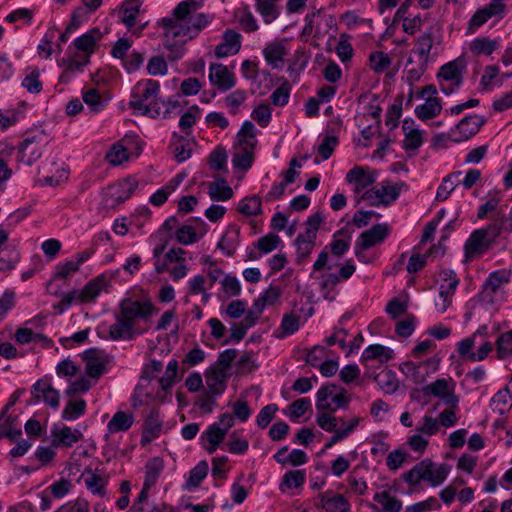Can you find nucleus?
<instances>
[{"instance_id":"29","label":"nucleus","mask_w":512,"mask_h":512,"mask_svg":"<svg viewBox=\"0 0 512 512\" xmlns=\"http://www.w3.org/2000/svg\"><path fill=\"white\" fill-rule=\"evenodd\" d=\"M441 110L442 105L440 99L428 97L425 103L416 106L414 112L418 119L426 121L438 116Z\"/></svg>"},{"instance_id":"59","label":"nucleus","mask_w":512,"mask_h":512,"mask_svg":"<svg viewBox=\"0 0 512 512\" xmlns=\"http://www.w3.org/2000/svg\"><path fill=\"white\" fill-rule=\"evenodd\" d=\"M139 185L136 177L129 176L127 178L122 179L118 183V199L120 201H125L131 197V195L137 190Z\"/></svg>"},{"instance_id":"48","label":"nucleus","mask_w":512,"mask_h":512,"mask_svg":"<svg viewBox=\"0 0 512 512\" xmlns=\"http://www.w3.org/2000/svg\"><path fill=\"white\" fill-rule=\"evenodd\" d=\"M433 47V35L430 31L423 33L417 38L415 52L422 62L428 63L431 49Z\"/></svg>"},{"instance_id":"19","label":"nucleus","mask_w":512,"mask_h":512,"mask_svg":"<svg viewBox=\"0 0 512 512\" xmlns=\"http://www.w3.org/2000/svg\"><path fill=\"white\" fill-rule=\"evenodd\" d=\"M346 181L354 184V192L360 195L375 182V177L366 173L361 167L355 166L346 175Z\"/></svg>"},{"instance_id":"28","label":"nucleus","mask_w":512,"mask_h":512,"mask_svg":"<svg viewBox=\"0 0 512 512\" xmlns=\"http://www.w3.org/2000/svg\"><path fill=\"white\" fill-rule=\"evenodd\" d=\"M508 226L505 211H497V214L493 216L492 222L486 227L481 228V230L486 232L485 235L493 245L503 231L509 232Z\"/></svg>"},{"instance_id":"35","label":"nucleus","mask_w":512,"mask_h":512,"mask_svg":"<svg viewBox=\"0 0 512 512\" xmlns=\"http://www.w3.org/2000/svg\"><path fill=\"white\" fill-rule=\"evenodd\" d=\"M316 239L309 238L303 234H299L294 244L296 246V262L297 264L304 263L313 251Z\"/></svg>"},{"instance_id":"11","label":"nucleus","mask_w":512,"mask_h":512,"mask_svg":"<svg viewBox=\"0 0 512 512\" xmlns=\"http://www.w3.org/2000/svg\"><path fill=\"white\" fill-rule=\"evenodd\" d=\"M241 35L235 30L227 29L222 35V41L215 47L217 58L235 55L241 49Z\"/></svg>"},{"instance_id":"52","label":"nucleus","mask_w":512,"mask_h":512,"mask_svg":"<svg viewBox=\"0 0 512 512\" xmlns=\"http://www.w3.org/2000/svg\"><path fill=\"white\" fill-rule=\"evenodd\" d=\"M496 351L498 359H505L512 356V330L499 335L496 340Z\"/></svg>"},{"instance_id":"53","label":"nucleus","mask_w":512,"mask_h":512,"mask_svg":"<svg viewBox=\"0 0 512 512\" xmlns=\"http://www.w3.org/2000/svg\"><path fill=\"white\" fill-rule=\"evenodd\" d=\"M282 79L281 85L270 96V100L275 106H285L289 102L291 85L286 79Z\"/></svg>"},{"instance_id":"7","label":"nucleus","mask_w":512,"mask_h":512,"mask_svg":"<svg viewBox=\"0 0 512 512\" xmlns=\"http://www.w3.org/2000/svg\"><path fill=\"white\" fill-rule=\"evenodd\" d=\"M485 123L486 119L481 115L472 114L465 116L453 128V132L456 135L453 138V142L460 143L469 140L480 131Z\"/></svg>"},{"instance_id":"23","label":"nucleus","mask_w":512,"mask_h":512,"mask_svg":"<svg viewBox=\"0 0 512 512\" xmlns=\"http://www.w3.org/2000/svg\"><path fill=\"white\" fill-rule=\"evenodd\" d=\"M508 280L505 270L491 272L482 285V299L492 300L493 294L501 287L502 284L508 282Z\"/></svg>"},{"instance_id":"50","label":"nucleus","mask_w":512,"mask_h":512,"mask_svg":"<svg viewBox=\"0 0 512 512\" xmlns=\"http://www.w3.org/2000/svg\"><path fill=\"white\" fill-rule=\"evenodd\" d=\"M282 244L281 238L275 233H269L263 237H260L254 247L258 249L261 254H268L276 250Z\"/></svg>"},{"instance_id":"47","label":"nucleus","mask_w":512,"mask_h":512,"mask_svg":"<svg viewBox=\"0 0 512 512\" xmlns=\"http://www.w3.org/2000/svg\"><path fill=\"white\" fill-rule=\"evenodd\" d=\"M80 269L75 264L74 259L70 258L65 261L59 262L55 265V271L52 275V278L50 282L48 283V286L51 285L52 281L60 280V279H66L70 275L78 272Z\"/></svg>"},{"instance_id":"2","label":"nucleus","mask_w":512,"mask_h":512,"mask_svg":"<svg viewBox=\"0 0 512 512\" xmlns=\"http://www.w3.org/2000/svg\"><path fill=\"white\" fill-rule=\"evenodd\" d=\"M159 92L158 81L152 79L139 81L132 90L129 107L136 114L158 118L161 114V106L158 101Z\"/></svg>"},{"instance_id":"61","label":"nucleus","mask_w":512,"mask_h":512,"mask_svg":"<svg viewBox=\"0 0 512 512\" xmlns=\"http://www.w3.org/2000/svg\"><path fill=\"white\" fill-rule=\"evenodd\" d=\"M439 276L442 281L440 287H443L444 291L454 294L460 282L456 272L452 269H443Z\"/></svg>"},{"instance_id":"21","label":"nucleus","mask_w":512,"mask_h":512,"mask_svg":"<svg viewBox=\"0 0 512 512\" xmlns=\"http://www.w3.org/2000/svg\"><path fill=\"white\" fill-rule=\"evenodd\" d=\"M394 356V352L391 348L383 346L381 344H372L365 348L363 351L360 361L362 365H367L370 360H378L381 364L388 362Z\"/></svg>"},{"instance_id":"55","label":"nucleus","mask_w":512,"mask_h":512,"mask_svg":"<svg viewBox=\"0 0 512 512\" xmlns=\"http://www.w3.org/2000/svg\"><path fill=\"white\" fill-rule=\"evenodd\" d=\"M501 198V194L499 192H495L493 196H491L485 203L479 206L477 218L485 219L491 212H495V214H497V211H504L502 208L498 209Z\"/></svg>"},{"instance_id":"60","label":"nucleus","mask_w":512,"mask_h":512,"mask_svg":"<svg viewBox=\"0 0 512 512\" xmlns=\"http://www.w3.org/2000/svg\"><path fill=\"white\" fill-rule=\"evenodd\" d=\"M370 66L377 73L384 72L391 65V58L382 51H374L369 56Z\"/></svg>"},{"instance_id":"54","label":"nucleus","mask_w":512,"mask_h":512,"mask_svg":"<svg viewBox=\"0 0 512 512\" xmlns=\"http://www.w3.org/2000/svg\"><path fill=\"white\" fill-rule=\"evenodd\" d=\"M210 169L222 171L227 169V153L225 148L217 146L208 157Z\"/></svg>"},{"instance_id":"42","label":"nucleus","mask_w":512,"mask_h":512,"mask_svg":"<svg viewBox=\"0 0 512 512\" xmlns=\"http://www.w3.org/2000/svg\"><path fill=\"white\" fill-rule=\"evenodd\" d=\"M209 196L214 201H228L233 197V190L224 179H220L210 184Z\"/></svg>"},{"instance_id":"41","label":"nucleus","mask_w":512,"mask_h":512,"mask_svg":"<svg viewBox=\"0 0 512 512\" xmlns=\"http://www.w3.org/2000/svg\"><path fill=\"white\" fill-rule=\"evenodd\" d=\"M84 483L87 489L93 494L104 497L106 495V489L103 484V479L99 474H96L91 469H86L83 473Z\"/></svg>"},{"instance_id":"40","label":"nucleus","mask_w":512,"mask_h":512,"mask_svg":"<svg viewBox=\"0 0 512 512\" xmlns=\"http://www.w3.org/2000/svg\"><path fill=\"white\" fill-rule=\"evenodd\" d=\"M373 499L381 504L385 512H400L402 509V501L387 491L376 492Z\"/></svg>"},{"instance_id":"51","label":"nucleus","mask_w":512,"mask_h":512,"mask_svg":"<svg viewBox=\"0 0 512 512\" xmlns=\"http://www.w3.org/2000/svg\"><path fill=\"white\" fill-rule=\"evenodd\" d=\"M201 117V109L197 105H192L179 119V127L186 133L190 134V129Z\"/></svg>"},{"instance_id":"32","label":"nucleus","mask_w":512,"mask_h":512,"mask_svg":"<svg viewBox=\"0 0 512 512\" xmlns=\"http://www.w3.org/2000/svg\"><path fill=\"white\" fill-rule=\"evenodd\" d=\"M210 22V17L204 13H198L189 17L188 22L182 26V30L188 37L186 39H194L199 32L205 28Z\"/></svg>"},{"instance_id":"33","label":"nucleus","mask_w":512,"mask_h":512,"mask_svg":"<svg viewBox=\"0 0 512 512\" xmlns=\"http://www.w3.org/2000/svg\"><path fill=\"white\" fill-rule=\"evenodd\" d=\"M305 481V470H290L283 475L279 484V490L285 493L290 489L302 487Z\"/></svg>"},{"instance_id":"26","label":"nucleus","mask_w":512,"mask_h":512,"mask_svg":"<svg viewBox=\"0 0 512 512\" xmlns=\"http://www.w3.org/2000/svg\"><path fill=\"white\" fill-rule=\"evenodd\" d=\"M134 423V416L132 413L117 411L107 423V432L109 434H115L119 432L128 431Z\"/></svg>"},{"instance_id":"63","label":"nucleus","mask_w":512,"mask_h":512,"mask_svg":"<svg viewBox=\"0 0 512 512\" xmlns=\"http://www.w3.org/2000/svg\"><path fill=\"white\" fill-rule=\"evenodd\" d=\"M254 162V152L241 150L239 153H235L232 158V164L235 169L242 171H248Z\"/></svg>"},{"instance_id":"64","label":"nucleus","mask_w":512,"mask_h":512,"mask_svg":"<svg viewBox=\"0 0 512 512\" xmlns=\"http://www.w3.org/2000/svg\"><path fill=\"white\" fill-rule=\"evenodd\" d=\"M177 242L183 245H190L198 241L196 230L191 225H183L175 231Z\"/></svg>"},{"instance_id":"57","label":"nucleus","mask_w":512,"mask_h":512,"mask_svg":"<svg viewBox=\"0 0 512 512\" xmlns=\"http://www.w3.org/2000/svg\"><path fill=\"white\" fill-rule=\"evenodd\" d=\"M339 283V278L334 273L322 275L320 291L326 300L333 301L335 299V295L332 292L335 286Z\"/></svg>"},{"instance_id":"13","label":"nucleus","mask_w":512,"mask_h":512,"mask_svg":"<svg viewBox=\"0 0 512 512\" xmlns=\"http://www.w3.org/2000/svg\"><path fill=\"white\" fill-rule=\"evenodd\" d=\"M109 283V279L104 274H100L88 281L81 290H78L80 304L95 302L102 291L106 290Z\"/></svg>"},{"instance_id":"24","label":"nucleus","mask_w":512,"mask_h":512,"mask_svg":"<svg viewBox=\"0 0 512 512\" xmlns=\"http://www.w3.org/2000/svg\"><path fill=\"white\" fill-rule=\"evenodd\" d=\"M351 233L347 227H343L333 234L332 241L328 245L333 256H343L350 248Z\"/></svg>"},{"instance_id":"27","label":"nucleus","mask_w":512,"mask_h":512,"mask_svg":"<svg viewBox=\"0 0 512 512\" xmlns=\"http://www.w3.org/2000/svg\"><path fill=\"white\" fill-rule=\"evenodd\" d=\"M339 129L338 124H329L326 129V135L318 147V153L322 160H327L333 154L336 146L339 143L336 131Z\"/></svg>"},{"instance_id":"1","label":"nucleus","mask_w":512,"mask_h":512,"mask_svg":"<svg viewBox=\"0 0 512 512\" xmlns=\"http://www.w3.org/2000/svg\"><path fill=\"white\" fill-rule=\"evenodd\" d=\"M157 312L150 300L138 301L131 298L123 299L119 304V313L115 323L109 328V336L112 340H132L136 333L134 322L136 319H149Z\"/></svg>"},{"instance_id":"9","label":"nucleus","mask_w":512,"mask_h":512,"mask_svg":"<svg viewBox=\"0 0 512 512\" xmlns=\"http://www.w3.org/2000/svg\"><path fill=\"white\" fill-rule=\"evenodd\" d=\"M163 425V416L160 409L153 407L144 421L140 443L145 446L160 436Z\"/></svg>"},{"instance_id":"44","label":"nucleus","mask_w":512,"mask_h":512,"mask_svg":"<svg viewBox=\"0 0 512 512\" xmlns=\"http://www.w3.org/2000/svg\"><path fill=\"white\" fill-rule=\"evenodd\" d=\"M83 101L90 110L95 113L102 111L108 104V100L104 99L95 88L89 89L83 93Z\"/></svg>"},{"instance_id":"5","label":"nucleus","mask_w":512,"mask_h":512,"mask_svg":"<svg viewBox=\"0 0 512 512\" xmlns=\"http://www.w3.org/2000/svg\"><path fill=\"white\" fill-rule=\"evenodd\" d=\"M335 385H322L316 393V409L318 411L336 412L340 408L348 405L350 399L347 392L342 388L337 394L333 395Z\"/></svg>"},{"instance_id":"25","label":"nucleus","mask_w":512,"mask_h":512,"mask_svg":"<svg viewBox=\"0 0 512 512\" xmlns=\"http://www.w3.org/2000/svg\"><path fill=\"white\" fill-rule=\"evenodd\" d=\"M301 326V318L297 314L291 312L283 315L280 326L274 331V337L277 339H285L295 334Z\"/></svg>"},{"instance_id":"15","label":"nucleus","mask_w":512,"mask_h":512,"mask_svg":"<svg viewBox=\"0 0 512 512\" xmlns=\"http://www.w3.org/2000/svg\"><path fill=\"white\" fill-rule=\"evenodd\" d=\"M209 81L222 91L229 90L235 85L234 75L221 63H213L210 65Z\"/></svg>"},{"instance_id":"20","label":"nucleus","mask_w":512,"mask_h":512,"mask_svg":"<svg viewBox=\"0 0 512 512\" xmlns=\"http://www.w3.org/2000/svg\"><path fill=\"white\" fill-rule=\"evenodd\" d=\"M320 500L327 512H350L351 505L342 494L326 491L320 496Z\"/></svg>"},{"instance_id":"12","label":"nucleus","mask_w":512,"mask_h":512,"mask_svg":"<svg viewBox=\"0 0 512 512\" xmlns=\"http://www.w3.org/2000/svg\"><path fill=\"white\" fill-rule=\"evenodd\" d=\"M485 233L486 232L480 228L470 234L464 245L465 255L467 257L481 256L493 246Z\"/></svg>"},{"instance_id":"34","label":"nucleus","mask_w":512,"mask_h":512,"mask_svg":"<svg viewBox=\"0 0 512 512\" xmlns=\"http://www.w3.org/2000/svg\"><path fill=\"white\" fill-rule=\"evenodd\" d=\"M208 470V463L205 460L198 462V464L189 471V476L185 482L184 488L190 491L199 487L201 482L206 478Z\"/></svg>"},{"instance_id":"37","label":"nucleus","mask_w":512,"mask_h":512,"mask_svg":"<svg viewBox=\"0 0 512 512\" xmlns=\"http://www.w3.org/2000/svg\"><path fill=\"white\" fill-rule=\"evenodd\" d=\"M400 371L413 383L420 384L425 381L428 371L423 370V364L406 361L399 366Z\"/></svg>"},{"instance_id":"56","label":"nucleus","mask_w":512,"mask_h":512,"mask_svg":"<svg viewBox=\"0 0 512 512\" xmlns=\"http://www.w3.org/2000/svg\"><path fill=\"white\" fill-rule=\"evenodd\" d=\"M350 38V35L342 33L335 48L337 56L343 63L348 62L353 57L354 50L351 43L349 42Z\"/></svg>"},{"instance_id":"31","label":"nucleus","mask_w":512,"mask_h":512,"mask_svg":"<svg viewBox=\"0 0 512 512\" xmlns=\"http://www.w3.org/2000/svg\"><path fill=\"white\" fill-rule=\"evenodd\" d=\"M373 380L385 394H393L398 390L399 381L392 370L383 369L373 376Z\"/></svg>"},{"instance_id":"17","label":"nucleus","mask_w":512,"mask_h":512,"mask_svg":"<svg viewBox=\"0 0 512 512\" xmlns=\"http://www.w3.org/2000/svg\"><path fill=\"white\" fill-rule=\"evenodd\" d=\"M389 234V228L386 224H376L372 228L364 231L358 237L356 243L364 249H369L376 244L384 241Z\"/></svg>"},{"instance_id":"22","label":"nucleus","mask_w":512,"mask_h":512,"mask_svg":"<svg viewBox=\"0 0 512 512\" xmlns=\"http://www.w3.org/2000/svg\"><path fill=\"white\" fill-rule=\"evenodd\" d=\"M52 436L53 446L72 447L75 443L81 440L83 434L78 429L72 430L71 427L64 425L58 430H53Z\"/></svg>"},{"instance_id":"43","label":"nucleus","mask_w":512,"mask_h":512,"mask_svg":"<svg viewBox=\"0 0 512 512\" xmlns=\"http://www.w3.org/2000/svg\"><path fill=\"white\" fill-rule=\"evenodd\" d=\"M498 47L496 40L487 37H477L470 45V50L475 55H491Z\"/></svg>"},{"instance_id":"45","label":"nucleus","mask_w":512,"mask_h":512,"mask_svg":"<svg viewBox=\"0 0 512 512\" xmlns=\"http://www.w3.org/2000/svg\"><path fill=\"white\" fill-rule=\"evenodd\" d=\"M238 211L246 216H256L261 214V199L256 196H247L238 203Z\"/></svg>"},{"instance_id":"3","label":"nucleus","mask_w":512,"mask_h":512,"mask_svg":"<svg viewBox=\"0 0 512 512\" xmlns=\"http://www.w3.org/2000/svg\"><path fill=\"white\" fill-rule=\"evenodd\" d=\"M449 472L450 466L448 464L437 465L426 458L404 473L402 479L411 487L418 486L422 481L428 482L432 487H437L446 480Z\"/></svg>"},{"instance_id":"14","label":"nucleus","mask_w":512,"mask_h":512,"mask_svg":"<svg viewBox=\"0 0 512 512\" xmlns=\"http://www.w3.org/2000/svg\"><path fill=\"white\" fill-rule=\"evenodd\" d=\"M262 53L268 66L279 69L284 65V57L288 54V50L284 41H271L265 45Z\"/></svg>"},{"instance_id":"36","label":"nucleus","mask_w":512,"mask_h":512,"mask_svg":"<svg viewBox=\"0 0 512 512\" xmlns=\"http://www.w3.org/2000/svg\"><path fill=\"white\" fill-rule=\"evenodd\" d=\"M199 7L200 3L197 0H183L174 8V18L171 19L177 21L178 25H185L188 22L190 13Z\"/></svg>"},{"instance_id":"38","label":"nucleus","mask_w":512,"mask_h":512,"mask_svg":"<svg viewBox=\"0 0 512 512\" xmlns=\"http://www.w3.org/2000/svg\"><path fill=\"white\" fill-rule=\"evenodd\" d=\"M460 171L447 175L437 188L435 200L438 202L445 201L450 193L458 186Z\"/></svg>"},{"instance_id":"39","label":"nucleus","mask_w":512,"mask_h":512,"mask_svg":"<svg viewBox=\"0 0 512 512\" xmlns=\"http://www.w3.org/2000/svg\"><path fill=\"white\" fill-rule=\"evenodd\" d=\"M145 478L143 487L149 489L154 486L163 470V464L160 458L155 457L146 464Z\"/></svg>"},{"instance_id":"49","label":"nucleus","mask_w":512,"mask_h":512,"mask_svg":"<svg viewBox=\"0 0 512 512\" xmlns=\"http://www.w3.org/2000/svg\"><path fill=\"white\" fill-rule=\"evenodd\" d=\"M255 2L256 11L262 16L266 24L272 23L278 17L275 0H255Z\"/></svg>"},{"instance_id":"30","label":"nucleus","mask_w":512,"mask_h":512,"mask_svg":"<svg viewBox=\"0 0 512 512\" xmlns=\"http://www.w3.org/2000/svg\"><path fill=\"white\" fill-rule=\"evenodd\" d=\"M462 67L460 59L450 61L441 66L437 77L439 81H455L454 85L459 87L462 84Z\"/></svg>"},{"instance_id":"58","label":"nucleus","mask_w":512,"mask_h":512,"mask_svg":"<svg viewBox=\"0 0 512 512\" xmlns=\"http://www.w3.org/2000/svg\"><path fill=\"white\" fill-rule=\"evenodd\" d=\"M226 375L221 369H213L212 377L208 379L207 385L212 395H221L225 390L224 378Z\"/></svg>"},{"instance_id":"6","label":"nucleus","mask_w":512,"mask_h":512,"mask_svg":"<svg viewBox=\"0 0 512 512\" xmlns=\"http://www.w3.org/2000/svg\"><path fill=\"white\" fill-rule=\"evenodd\" d=\"M44 136L42 133L27 134L19 145L20 160L27 165L36 162L43 153L42 142Z\"/></svg>"},{"instance_id":"62","label":"nucleus","mask_w":512,"mask_h":512,"mask_svg":"<svg viewBox=\"0 0 512 512\" xmlns=\"http://www.w3.org/2000/svg\"><path fill=\"white\" fill-rule=\"evenodd\" d=\"M128 158L129 153L127 149L120 143L114 144L106 154L107 161L114 166L121 165Z\"/></svg>"},{"instance_id":"18","label":"nucleus","mask_w":512,"mask_h":512,"mask_svg":"<svg viewBox=\"0 0 512 512\" xmlns=\"http://www.w3.org/2000/svg\"><path fill=\"white\" fill-rule=\"evenodd\" d=\"M240 244V227L237 224H230L226 232L217 244L223 254L232 257Z\"/></svg>"},{"instance_id":"8","label":"nucleus","mask_w":512,"mask_h":512,"mask_svg":"<svg viewBox=\"0 0 512 512\" xmlns=\"http://www.w3.org/2000/svg\"><path fill=\"white\" fill-rule=\"evenodd\" d=\"M422 392L425 396H434L452 408H458L459 398L454 393L453 387H449L448 380L441 378L424 386Z\"/></svg>"},{"instance_id":"16","label":"nucleus","mask_w":512,"mask_h":512,"mask_svg":"<svg viewBox=\"0 0 512 512\" xmlns=\"http://www.w3.org/2000/svg\"><path fill=\"white\" fill-rule=\"evenodd\" d=\"M101 36L102 34L99 28H92L81 36L75 38L69 45L68 52L74 48L75 50L84 52L89 56L94 52L96 43L101 39Z\"/></svg>"},{"instance_id":"46","label":"nucleus","mask_w":512,"mask_h":512,"mask_svg":"<svg viewBox=\"0 0 512 512\" xmlns=\"http://www.w3.org/2000/svg\"><path fill=\"white\" fill-rule=\"evenodd\" d=\"M86 401L84 399L69 401L62 411V418L67 421H74L86 412Z\"/></svg>"},{"instance_id":"10","label":"nucleus","mask_w":512,"mask_h":512,"mask_svg":"<svg viewBox=\"0 0 512 512\" xmlns=\"http://www.w3.org/2000/svg\"><path fill=\"white\" fill-rule=\"evenodd\" d=\"M104 352L98 348H89L83 353L86 374L94 379H98L107 372L106 362L104 361Z\"/></svg>"},{"instance_id":"4","label":"nucleus","mask_w":512,"mask_h":512,"mask_svg":"<svg viewBox=\"0 0 512 512\" xmlns=\"http://www.w3.org/2000/svg\"><path fill=\"white\" fill-rule=\"evenodd\" d=\"M161 24L165 30L163 46L169 51L167 58L170 61H177L185 55V45L191 39H186L188 36L184 30H182V26L177 24V21L170 18H163Z\"/></svg>"}]
</instances>
